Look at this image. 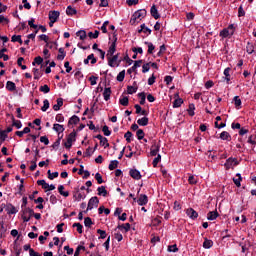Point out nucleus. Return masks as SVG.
<instances>
[{
  "instance_id": "obj_38",
  "label": "nucleus",
  "mask_w": 256,
  "mask_h": 256,
  "mask_svg": "<svg viewBox=\"0 0 256 256\" xmlns=\"http://www.w3.org/2000/svg\"><path fill=\"white\" fill-rule=\"evenodd\" d=\"M145 45L148 46V54L153 55V51H155V45H153L151 42H144Z\"/></svg>"
},
{
  "instance_id": "obj_39",
  "label": "nucleus",
  "mask_w": 256,
  "mask_h": 256,
  "mask_svg": "<svg viewBox=\"0 0 256 256\" xmlns=\"http://www.w3.org/2000/svg\"><path fill=\"white\" fill-rule=\"evenodd\" d=\"M183 103V99L182 98H176L173 102V107L174 109H177L179 107H181V104Z\"/></svg>"
},
{
  "instance_id": "obj_45",
  "label": "nucleus",
  "mask_w": 256,
  "mask_h": 256,
  "mask_svg": "<svg viewBox=\"0 0 256 256\" xmlns=\"http://www.w3.org/2000/svg\"><path fill=\"white\" fill-rule=\"evenodd\" d=\"M37 185H41L42 189H49V184L45 180H38Z\"/></svg>"
},
{
  "instance_id": "obj_29",
  "label": "nucleus",
  "mask_w": 256,
  "mask_h": 256,
  "mask_svg": "<svg viewBox=\"0 0 256 256\" xmlns=\"http://www.w3.org/2000/svg\"><path fill=\"white\" fill-rule=\"evenodd\" d=\"M12 125L13 127H16V129H21L23 127V124L20 120H15V117L12 116Z\"/></svg>"
},
{
  "instance_id": "obj_49",
  "label": "nucleus",
  "mask_w": 256,
  "mask_h": 256,
  "mask_svg": "<svg viewBox=\"0 0 256 256\" xmlns=\"http://www.w3.org/2000/svg\"><path fill=\"white\" fill-rule=\"evenodd\" d=\"M100 145H101V147H104V149H107V147H109V140H107V138L104 137L100 141Z\"/></svg>"
},
{
  "instance_id": "obj_22",
  "label": "nucleus",
  "mask_w": 256,
  "mask_h": 256,
  "mask_svg": "<svg viewBox=\"0 0 256 256\" xmlns=\"http://www.w3.org/2000/svg\"><path fill=\"white\" fill-rule=\"evenodd\" d=\"M76 36L79 37L81 41H85V39H87V32L85 30H80L76 32Z\"/></svg>"
},
{
  "instance_id": "obj_25",
  "label": "nucleus",
  "mask_w": 256,
  "mask_h": 256,
  "mask_svg": "<svg viewBox=\"0 0 256 256\" xmlns=\"http://www.w3.org/2000/svg\"><path fill=\"white\" fill-rule=\"evenodd\" d=\"M103 97L106 101H109L111 99V88L104 89Z\"/></svg>"
},
{
  "instance_id": "obj_36",
  "label": "nucleus",
  "mask_w": 256,
  "mask_h": 256,
  "mask_svg": "<svg viewBox=\"0 0 256 256\" xmlns=\"http://www.w3.org/2000/svg\"><path fill=\"white\" fill-rule=\"evenodd\" d=\"M203 247L204 249H211V247H213V242L207 238H205L204 242H203Z\"/></svg>"
},
{
  "instance_id": "obj_52",
  "label": "nucleus",
  "mask_w": 256,
  "mask_h": 256,
  "mask_svg": "<svg viewBox=\"0 0 256 256\" xmlns=\"http://www.w3.org/2000/svg\"><path fill=\"white\" fill-rule=\"evenodd\" d=\"M168 251L170 253H177V251H179V248H177V244L170 245L168 246Z\"/></svg>"
},
{
  "instance_id": "obj_6",
  "label": "nucleus",
  "mask_w": 256,
  "mask_h": 256,
  "mask_svg": "<svg viewBox=\"0 0 256 256\" xmlns=\"http://www.w3.org/2000/svg\"><path fill=\"white\" fill-rule=\"evenodd\" d=\"M87 197V195L85 194V192H81V190L79 189V187H76L73 191V199L74 201H81V199H85Z\"/></svg>"
},
{
  "instance_id": "obj_59",
  "label": "nucleus",
  "mask_w": 256,
  "mask_h": 256,
  "mask_svg": "<svg viewBox=\"0 0 256 256\" xmlns=\"http://www.w3.org/2000/svg\"><path fill=\"white\" fill-rule=\"evenodd\" d=\"M84 225H85V227H91V225H93V220H91L90 217H86L84 219Z\"/></svg>"
},
{
  "instance_id": "obj_31",
  "label": "nucleus",
  "mask_w": 256,
  "mask_h": 256,
  "mask_svg": "<svg viewBox=\"0 0 256 256\" xmlns=\"http://www.w3.org/2000/svg\"><path fill=\"white\" fill-rule=\"evenodd\" d=\"M12 43H19L23 45V40L21 39V35H13L11 38Z\"/></svg>"
},
{
  "instance_id": "obj_21",
  "label": "nucleus",
  "mask_w": 256,
  "mask_h": 256,
  "mask_svg": "<svg viewBox=\"0 0 256 256\" xmlns=\"http://www.w3.org/2000/svg\"><path fill=\"white\" fill-rule=\"evenodd\" d=\"M66 15L70 16V17H73V15H77V9L71 7V6H68L66 8Z\"/></svg>"
},
{
  "instance_id": "obj_37",
  "label": "nucleus",
  "mask_w": 256,
  "mask_h": 256,
  "mask_svg": "<svg viewBox=\"0 0 256 256\" xmlns=\"http://www.w3.org/2000/svg\"><path fill=\"white\" fill-rule=\"evenodd\" d=\"M7 207H8L9 215H15L16 213H18L17 208H15V206H13V204H9Z\"/></svg>"
},
{
  "instance_id": "obj_17",
  "label": "nucleus",
  "mask_w": 256,
  "mask_h": 256,
  "mask_svg": "<svg viewBox=\"0 0 256 256\" xmlns=\"http://www.w3.org/2000/svg\"><path fill=\"white\" fill-rule=\"evenodd\" d=\"M6 89L7 91H17V85L13 81H7L6 82Z\"/></svg>"
},
{
  "instance_id": "obj_44",
  "label": "nucleus",
  "mask_w": 256,
  "mask_h": 256,
  "mask_svg": "<svg viewBox=\"0 0 256 256\" xmlns=\"http://www.w3.org/2000/svg\"><path fill=\"white\" fill-rule=\"evenodd\" d=\"M116 79L119 81V83L123 82L125 80V70L119 72Z\"/></svg>"
},
{
  "instance_id": "obj_1",
  "label": "nucleus",
  "mask_w": 256,
  "mask_h": 256,
  "mask_svg": "<svg viewBox=\"0 0 256 256\" xmlns=\"http://www.w3.org/2000/svg\"><path fill=\"white\" fill-rule=\"evenodd\" d=\"M21 217L24 223H29V221H31V217H34L39 221V219H41V214L35 213V211L31 208H25L24 210H22Z\"/></svg>"
},
{
  "instance_id": "obj_4",
  "label": "nucleus",
  "mask_w": 256,
  "mask_h": 256,
  "mask_svg": "<svg viewBox=\"0 0 256 256\" xmlns=\"http://www.w3.org/2000/svg\"><path fill=\"white\" fill-rule=\"evenodd\" d=\"M109 67H119L121 60H119V54H113V56L107 57Z\"/></svg>"
},
{
  "instance_id": "obj_40",
  "label": "nucleus",
  "mask_w": 256,
  "mask_h": 256,
  "mask_svg": "<svg viewBox=\"0 0 256 256\" xmlns=\"http://www.w3.org/2000/svg\"><path fill=\"white\" fill-rule=\"evenodd\" d=\"M47 173H48V179H50V181H53V179H56V177H59V172L51 173V170H48Z\"/></svg>"
},
{
  "instance_id": "obj_12",
  "label": "nucleus",
  "mask_w": 256,
  "mask_h": 256,
  "mask_svg": "<svg viewBox=\"0 0 256 256\" xmlns=\"http://www.w3.org/2000/svg\"><path fill=\"white\" fill-rule=\"evenodd\" d=\"M59 15H61V13H59V11H50L49 12V19L52 20V23H57V19H59Z\"/></svg>"
},
{
  "instance_id": "obj_20",
  "label": "nucleus",
  "mask_w": 256,
  "mask_h": 256,
  "mask_svg": "<svg viewBox=\"0 0 256 256\" xmlns=\"http://www.w3.org/2000/svg\"><path fill=\"white\" fill-rule=\"evenodd\" d=\"M220 139H222V141H231V134L227 131H223L220 133Z\"/></svg>"
},
{
  "instance_id": "obj_32",
  "label": "nucleus",
  "mask_w": 256,
  "mask_h": 256,
  "mask_svg": "<svg viewBox=\"0 0 256 256\" xmlns=\"http://www.w3.org/2000/svg\"><path fill=\"white\" fill-rule=\"evenodd\" d=\"M97 191H98V195L102 197H107V189H105V186L98 187Z\"/></svg>"
},
{
  "instance_id": "obj_35",
  "label": "nucleus",
  "mask_w": 256,
  "mask_h": 256,
  "mask_svg": "<svg viewBox=\"0 0 256 256\" xmlns=\"http://www.w3.org/2000/svg\"><path fill=\"white\" fill-rule=\"evenodd\" d=\"M119 103L123 107H127L129 105V97L124 96V97L120 98Z\"/></svg>"
},
{
  "instance_id": "obj_13",
  "label": "nucleus",
  "mask_w": 256,
  "mask_h": 256,
  "mask_svg": "<svg viewBox=\"0 0 256 256\" xmlns=\"http://www.w3.org/2000/svg\"><path fill=\"white\" fill-rule=\"evenodd\" d=\"M24 251H29L30 256H41V254L35 252L33 248H31L30 244H26L23 246Z\"/></svg>"
},
{
  "instance_id": "obj_24",
  "label": "nucleus",
  "mask_w": 256,
  "mask_h": 256,
  "mask_svg": "<svg viewBox=\"0 0 256 256\" xmlns=\"http://www.w3.org/2000/svg\"><path fill=\"white\" fill-rule=\"evenodd\" d=\"M58 52L60 53V54L57 55L58 61H63V59H65V57L67 55L65 53V49L64 48H59Z\"/></svg>"
},
{
  "instance_id": "obj_10",
  "label": "nucleus",
  "mask_w": 256,
  "mask_h": 256,
  "mask_svg": "<svg viewBox=\"0 0 256 256\" xmlns=\"http://www.w3.org/2000/svg\"><path fill=\"white\" fill-rule=\"evenodd\" d=\"M129 175L130 177H132V179H135L136 181H139V179H141V172L137 169H131L129 171Z\"/></svg>"
},
{
  "instance_id": "obj_14",
  "label": "nucleus",
  "mask_w": 256,
  "mask_h": 256,
  "mask_svg": "<svg viewBox=\"0 0 256 256\" xmlns=\"http://www.w3.org/2000/svg\"><path fill=\"white\" fill-rule=\"evenodd\" d=\"M159 149H161V146L159 144L152 145L150 155L152 157H157V154L159 153Z\"/></svg>"
},
{
  "instance_id": "obj_2",
  "label": "nucleus",
  "mask_w": 256,
  "mask_h": 256,
  "mask_svg": "<svg viewBox=\"0 0 256 256\" xmlns=\"http://www.w3.org/2000/svg\"><path fill=\"white\" fill-rule=\"evenodd\" d=\"M144 17H147V10L140 9L132 15L130 19V24L135 25L136 22L139 23V21H141V19H144Z\"/></svg>"
},
{
  "instance_id": "obj_63",
  "label": "nucleus",
  "mask_w": 256,
  "mask_h": 256,
  "mask_svg": "<svg viewBox=\"0 0 256 256\" xmlns=\"http://www.w3.org/2000/svg\"><path fill=\"white\" fill-rule=\"evenodd\" d=\"M43 103L44 105L41 107V111L45 112L47 109H49V100L45 99Z\"/></svg>"
},
{
  "instance_id": "obj_23",
  "label": "nucleus",
  "mask_w": 256,
  "mask_h": 256,
  "mask_svg": "<svg viewBox=\"0 0 256 256\" xmlns=\"http://www.w3.org/2000/svg\"><path fill=\"white\" fill-rule=\"evenodd\" d=\"M5 53H7V48H2L0 50V59H3V61H9V55Z\"/></svg>"
},
{
  "instance_id": "obj_34",
  "label": "nucleus",
  "mask_w": 256,
  "mask_h": 256,
  "mask_svg": "<svg viewBox=\"0 0 256 256\" xmlns=\"http://www.w3.org/2000/svg\"><path fill=\"white\" fill-rule=\"evenodd\" d=\"M136 137H137L138 141L145 139V132L143 131V129L137 130Z\"/></svg>"
},
{
  "instance_id": "obj_19",
  "label": "nucleus",
  "mask_w": 256,
  "mask_h": 256,
  "mask_svg": "<svg viewBox=\"0 0 256 256\" xmlns=\"http://www.w3.org/2000/svg\"><path fill=\"white\" fill-rule=\"evenodd\" d=\"M79 121H81V119L79 118V116L73 115V116L69 119L68 125H77V123H79Z\"/></svg>"
},
{
  "instance_id": "obj_8",
  "label": "nucleus",
  "mask_w": 256,
  "mask_h": 256,
  "mask_svg": "<svg viewBox=\"0 0 256 256\" xmlns=\"http://www.w3.org/2000/svg\"><path fill=\"white\" fill-rule=\"evenodd\" d=\"M237 165H239V161L237 160V158L230 157L226 160L224 167L227 171H229L231 167H235Z\"/></svg>"
},
{
  "instance_id": "obj_27",
  "label": "nucleus",
  "mask_w": 256,
  "mask_h": 256,
  "mask_svg": "<svg viewBox=\"0 0 256 256\" xmlns=\"http://www.w3.org/2000/svg\"><path fill=\"white\" fill-rule=\"evenodd\" d=\"M65 190V186L60 185L58 187V193H60V195H62L63 197H69V191H64Z\"/></svg>"
},
{
  "instance_id": "obj_58",
  "label": "nucleus",
  "mask_w": 256,
  "mask_h": 256,
  "mask_svg": "<svg viewBox=\"0 0 256 256\" xmlns=\"http://www.w3.org/2000/svg\"><path fill=\"white\" fill-rule=\"evenodd\" d=\"M149 69H151V62L146 63L142 66V73H148Z\"/></svg>"
},
{
  "instance_id": "obj_48",
  "label": "nucleus",
  "mask_w": 256,
  "mask_h": 256,
  "mask_svg": "<svg viewBox=\"0 0 256 256\" xmlns=\"http://www.w3.org/2000/svg\"><path fill=\"white\" fill-rule=\"evenodd\" d=\"M97 233L99 236V239H106L107 238V232L105 230L98 229Z\"/></svg>"
},
{
  "instance_id": "obj_9",
  "label": "nucleus",
  "mask_w": 256,
  "mask_h": 256,
  "mask_svg": "<svg viewBox=\"0 0 256 256\" xmlns=\"http://www.w3.org/2000/svg\"><path fill=\"white\" fill-rule=\"evenodd\" d=\"M186 215H188V217L190 219H192L193 221H195V219H197V217H199V213H197V211H195V209H193V208L186 209Z\"/></svg>"
},
{
  "instance_id": "obj_16",
  "label": "nucleus",
  "mask_w": 256,
  "mask_h": 256,
  "mask_svg": "<svg viewBox=\"0 0 256 256\" xmlns=\"http://www.w3.org/2000/svg\"><path fill=\"white\" fill-rule=\"evenodd\" d=\"M217 217H219V212H217V210L211 211L207 214L208 221H215Z\"/></svg>"
},
{
  "instance_id": "obj_64",
  "label": "nucleus",
  "mask_w": 256,
  "mask_h": 256,
  "mask_svg": "<svg viewBox=\"0 0 256 256\" xmlns=\"http://www.w3.org/2000/svg\"><path fill=\"white\" fill-rule=\"evenodd\" d=\"M81 250H82V251H85V246L79 245V246L76 248V251H75V253H74V256H79V253H81Z\"/></svg>"
},
{
  "instance_id": "obj_62",
  "label": "nucleus",
  "mask_w": 256,
  "mask_h": 256,
  "mask_svg": "<svg viewBox=\"0 0 256 256\" xmlns=\"http://www.w3.org/2000/svg\"><path fill=\"white\" fill-rule=\"evenodd\" d=\"M95 179H96V181H97V183H98L99 185H101V183H103V176H101V174H100L99 172H97V173L95 174Z\"/></svg>"
},
{
  "instance_id": "obj_57",
  "label": "nucleus",
  "mask_w": 256,
  "mask_h": 256,
  "mask_svg": "<svg viewBox=\"0 0 256 256\" xmlns=\"http://www.w3.org/2000/svg\"><path fill=\"white\" fill-rule=\"evenodd\" d=\"M41 63H43V59L41 58V56H37V57L34 59L32 65H33V66L41 65Z\"/></svg>"
},
{
  "instance_id": "obj_56",
  "label": "nucleus",
  "mask_w": 256,
  "mask_h": 256,
  "mask_svg": "<svg viewBox=\"0 0 256 256\" xmlns=\"http://www.w3.org/2000/svg\"><path fill=\"white\" fill-rule=\"evenodd\" d=\"M34 79L39 80L41 78V72L37 68H33Z\"/></svg>"
},
{
  "instance_id": "obj_28",
  "label": "nucleus",
  "mask_w": 256,
  "mask_h": 256,
  "mask_svg": "<svg viewBox=\"0 0 256 256\" xmlns=\"http://www.w3.org/2000/svg\"><path fill=\"white\" fill-rule=\"evenodd\" d=\"M117 167H119V161L117 160H112L108 166V169L110 171H114V169H117Z\"/></svg>"
},
{
  "instance_id": "obj_42",
  "label": "nucleus",
  "mask_w": 256,
  "mask_h": 256,
  "mask_svg": "<svg viewBox=\"0 0 256 256\" xmlns=\"http://www.w3.org/2000/svg\"><path fill=\"white\" fill-rule=\"evenodd\" d=\"M138 97L140 98V105H144L145 100L147 99V96L145 95V92L138 93Z\"/></svg>"
},
{
  "instance_id": "obj_47",
  "label": "nucleus",
  "mask_w": 256,
  "mask_h": 256,
  "mask_svg": "<svg viewBox=\"0 0 256 256\" xmlns=\"http://www.w3.org/2000/svg\"><path fill=\"white\" fill-rule=\"evenodd\" d=\"M88 37L90 39H97L99 37V31L95 30L94 33L93 32H89L88 33Z\"/></svg>"
},
{
  "instance_id": "obj_18",
  "label": "nucleus",
  "mask_w": 256,
  "mask_h": 256,
  "mask_svg": "<svg viewBox=\"0 0 256 256\" xmlns=\"http://www.w3.org/2000/svg\"><path fill=\"white\" fill-rule=\"evenodd\" d=\"M150 13L154 19H159L161 15L159 14V11L157 10V6L153 5L150 9Z\"/></svg>"
},
{
  "instance_id": "obj_11",
  "label": "nucleus",
  "mask_w": 256,
  "mask_h": 256,
  "mask_svg": "<svg viewBox=\"0 0 256 256\" xmlns=\"http://www.w3.org/2000/svg\"><path fill=\"white\" fill-rule=\"evenodd\" d=\"M138 205L143 207V205H147L149 203V198L145 194H141L139 199L137 200Z\"/></svg>"
},
{
  "instance_id": "obj_46",
  "label": "nucleus",
  "mask_w": 256,
  "mask_h": 256,
  "mask_svg": "<svg viewBox=\"0 0 256 256\" xmlns=\"http://www.w3.org/2000/svg\"><path fill=\"white\" fill-rule=\"evenodd\" d=\"M137 87L134 86H128L127 87V93L128 95H133V93H137Z\"/></svg>"
},
{
  "instance_id": "obj_15",
  "label": "nucleus",
  "mask_w": 256,
  "mask_h": 256,
  "mask_svg": "<svg viewBox=\"0 0 256 256\" xmlns=\"http://www.w3.org/2000/svg\"><path fill=\"white\" fill-rule=\"evenodd\" d=\"M137 123L138 125H140V127H147V125H149V118L147 116H144L138 119Z\"/></svg>"
},
{
  "instance_id": "obj_26",
  "label": "nucleus",
  "mask_w": 256,
  "mask_h": 256,
  "mask_svg": "<svg viewBox=\"0 0 256 256\" xmlns=\"http://www.w3.org/2000/svg\"><path fill=\"white\" fill-rule=\"evenodd\" d=\"M53 129L56 131V133L60 134L63 133V131H65V127L61 124H54L53 125Z\"/></svg>"
},
{
  "instance_id": "obj_3",
  "label": "nucleus",
  "mask_w": 256,
  "mask_h": 256,
  "mask_svg": "<svg viewBox=\"0 0 256 256\" xmlns=\"http://www.w3.org/2000/svg\"><path fill=\"white\" fill-rule=\"evenodd\" d=\"M115 51H117V32L113 33V42L107 51L106 57H113V55H115Z\"/></svg>"
},
{
  "instance_id": "obj_50",
  "label": "nucleus",
  "mask_w": 256,
  "mask_h": 256,
  "mask_svg": "<svg viewBox=\"0 0 256 256\" xmlns=\"http://www.w3.org/2000/svg\"><path fill=\"white\" fill-rule=\"evenodd\" d=\"M131 137H133V133L131 131H127L124 134V138L126 139L127 143H131Z\"/></svg>"
},
{
  "instance_id": "obj_51",
  "label": "nucleus",
  "mask_w": 256,
  "mask_h": 256,
  "mask_svg": "<svg viewBox=\"0 0 256 256\" xmlns=\"http://www.w3.org/2000/svg\"><path fill=\"white\" fill-rule=\"evenodd\" d=\"M28 25H29V27H31L32 29H39V26H37V24H35L34 18H31V19L28 21Z\"/></svg>"
},
{
  "instance_id": "obj_53",
  "label": "nucleus",
  "mask_w": 256,
  "mask_h": 256,
  "mask_svg": "<svg viewBox=\"0 0 256 256\" xmlns=\"http://www.w3.org/2000/svg\"><path fill=\"white\" fill-rule=\"evenodd\" d=\"M233 101H234L236 109H239V106L241 105V98H239V96H235L233 98Z\"/></svg>"
},
{
  "instance_id": "obj_55",
  "label": "nucleus",
  "mask_w": 256,
  "mask_h": 256,
  "mask_svg": "<svg viewBox=\"0 0 256 256\" xmlns=\"http://www.w3.org/2000/svg\"><path fill=\"white\" fill-rule=\"evenodd\" d=\"M42 93H49L51 91V88H49V85L45 84L40 87L39 89Z\"/></svg>"
},
{
  "instance_id": "obj_43",
  "label": "nucleus",
  "mask_w": 256,
  "mask_h": 256,
  "mask_svg": "<svg viewBox=\"0 0 256 256\" xmlns=\"http://www.w3.org/2000/svg\"><path fill=\"white\" fill-rule=\"evenodd\" d=\"M188 115H190V117H193L195 115V104H189V108H188Z\"/></svg>"
},
{
  "instance_id": "obj_5",
  "label": "nucleus",
  "mask_w": 256,
  "mask_h": 256,
  "mask_svg": "<svg viewBox=\"0 0 256 256\" xmlns=\"http://www.w3.org/2000/svg\"><path fill=\"white\" fill-rule=\"evenodd\" d=\"M75 137H77V132L75 131L68 135L67 141L64 143L66 149H71V147H73V141H76Z\"/></svg>"
},
{
  "instance_id": "obj_41",
  "label": "nucleus",
  "mask_w": 256,
  "mask_h": 256,
  "mask_svg": "<svg viewBox=\"0 0 256 256\" xmlns=\"http://www.w3.org/2000/svg\"><path fill=\"white\" fill-rule=\"evenodd\" d=\"M231 71V68H225L224 70V75H225V80L227 81V83H229V81H231V75L229 74Z\"/></svg>"
},
{
  "instance_id": "obj_7",
  "label": "nucleus",
  "mask_w": 256,
  "mask_h": 256,
  "mask_svg": "<svg viewBox=\"0 0 256 256\" xmlns=\"http://www.w3.org/2000/svg\"><path fill=\"white\" fill-rule=\"evenodd\" d=\"M93 207H99V198L97 196L92 197L88 201L87 209L84 211V213H87V211H91Z\"/></svg>"
},
{
  "instance_id": "obj_30",
  "label": "nucleus",
  "mask_w": 256,
  "mask_h": 256,
  "mask_svg": "<svg viewBox=\"0 0 256 256\" xmlns=\"http://www.w3.org/2000/svg\"><path fill=\"white\" fill-rule=\"evenodd\" d=\"M63 107V98H58L57 99V104L53 106L54 111H59Z\"/></svg>"
},
{
  "instance_id": "obj_54",
  "label": "nucleus",
  "mask_w": 256,
  "mask_h": 256,
  "mask_svg": "<svg viewBox=\"0 0 256 256\" xmlns=\"http://www.w3.org/2000/svg\"><path fill=\"white\" fill-rule=\"evenodd\" d=\"M220 37H223V38L231 37L230 34H229L228 28L223 29V30L220 32Z\"/></svg>"
},
{
  "instance_id": "obj_61",
  "label": "nucleus",
  "mask_w": 256,
  "mask_h": 256,
  "mask_svg": "<svg viewBox=\"0 0 256 256\" xmlns=\"http://www.w3.org/2000/svg\"><path fill=\"white\" fill-rule=\"evenodd\" d=\"M102 131H103L105 137H109L111 135V132L109 131V126H107V125L103 126Z\"/></svg>"
},
{
  "instance_id": "obj_33",
  "label": "nucleus",
  "mask_w": 256,
  "mask_h": 256,
  "mask_svg": "<svg viewBox=\"0 0 256 256\" xmlns=\"http://www.w3.org/2000/svg\"><path fill=\"white\" fill-rule=\"evenodd\" d=\"M117 229H119L120 231H123L124 229L125 232L127 233L131 229V224L126 223V224L118 225Z\"/></svg>"
},
{
  "instance_id": "obj_60",
  "label": "nucleus",
  "mask_w": 256,
  "mask_h": 256,
  "mask_svg": "<svg viewBox=\"0 0 256 256\" xmlns=\"http://www.w3.org/2000/svg\"><path fill=\"white\" fill-rule=\"evenodd\" d=\"M161 161V154H158L156 158H154L152 165L153 167H157L159 165V162Z\"/></svg>"
}]
</instances>
